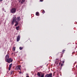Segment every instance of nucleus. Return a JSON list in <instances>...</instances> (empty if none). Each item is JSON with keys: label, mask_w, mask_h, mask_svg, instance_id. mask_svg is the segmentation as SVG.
I'll use <instances>...</instances> for the list:
<instances>
[{"label": "nucleus", "mask_w": 77, "mask_h": 77, "mask_svg": "<svg viewBox=\"0 0 77 77\" xmlns=\"http://www.w3.org/2000/svg\"><path fill=\"white\" fill-rule=\"evenodd\" d=\"M20 20H21V19L20 17H18L17 19L16 18V21H20Z\"/></svg>", "instance_id": "6"}, {"label": "nucleus", "mask_w": 77, "mask_h": 77, "mask_svg": "<svg viewBox=\"0 0 77 77\" xmlns=\"http://www.w3.org/2000/svg\"><path fill=\"white\" fill-rule=\"evenodd\" d=\"M13 20L12 21L11 24L13 25L15 23V21H16V17H14L13 18Z\"/></svg>", "instance_id": "2"}, {"label": "nucleus", "mask_w": 77, "mask_h": 77, "mask_svg": "<svg viewBox=\"0 0 77 77\" xmlns=\"http://www.w3.org/2000/svg\"><path fill=\"white\" fill-rule=\"evenodd\" d=\"M41 2H43V0H40Z\"/></svg>", "instance_id": "20"}, {"label": "nucleus", "mask_w": 77, "mask_h": 77, "mask_svg": "<svg viewBox=\"0 0 77 77\" xmlns=\"http://www.w3.org/2000/svg\"><path fill=\"white\" fill-rule=\"evenodd\" d=\"M16 24L15 25V26H17L18 24V22L17 21H16L15 22Z\"/></svg>", "instance_id": "10"}, {"label": "nucleus", "mask_w": 77, "mask_h": 77, "mask_svg": "<svg viewBox=\"0 0 77 77\" xmlns=\"http://www.w3.org/2000/svg\"><path fill=\"white\" fill-rule=\"evenodd\" d=\"M16 28L17 30H18L19 29V26L16 27Z\"/></svg>", "instance_id": "13"}, {"label": "nucleus", "mask_w": 77, "mask_h": 77, "mask_svg": "<svg viewBox=\"0 0 77 77\" xmlns=\"http://www.w3.org/2000/svg\"><path fill=\"white\" fill-rule=\"evenodd\" d=\"M45 77H52V73H51L49 74H47L45 75Z\"/></svg>", "instance_id": "5"}, {"label": "nucleus", "mask_w": 77, "mask_h": 77, "mask_svg": "<svg viewBox=\"0 0 77 77\" xmlns=\"http://www.w3.org/2000/svg\"><path fill=\"white\" fill-rule=\"evenodd\" d=\"M42 13H43V14H44V13H45V11H43L42 12Z\"/></svg>", "instance_id": "16"}, {"label": "nucleus", "mask_w": 77, "mask_h": 77, "mask_svg": "<svg viewBox=\"0 0 77 77\" xmlns=\"http://www.w3.org/2000/svg\"><path fill=\"white\" fill-rule=\"evenodd\" d=\"M9 55H7L5 57V60L6 62H8V63H10V62H12V60H11V58H9Z\"/></svg>", "instance_id": "1"}, {"label": "nucleus", "mask_w": 77, "mask_h": 77, "mask_svg": "<svg viewBox=\"0 0 77 77\" xmlns=\"http://www.w3.org/2000/svg\"><path fill=\"white\" fill-rule=\"evenodd\" d=\"M59 64H60V63H59Z\"/></svg>", "instance_id": "24"}, {"label": "nucleus", "mask_w": 77, "mask_h": 77, "mask_svg": "<svg viewBox=\"0 0 77 77\" xmlns=\"http://www.w3.org/2000/svg\"><path fill=\"white\" fill-rule=\"evenodd\" d=\"M20 39V35H18L17 38V41L18 42V41H19Z\"/></svg>", "instance_id": "8"}, {"label": "nucleus", "mask_w": 77, "mask_h": 77, "mask_svg": "<svg viewBox=\"0 0 77 77\" xmlns=\"http://www.w3.org/2000/svg\"><path fill=\"white\" fill-rule=\"evenodd\" d=\"M22 73L21 72H20L19 74H21Z\"/></svg>", "instance_id": "19"}, {"label": "nucleus", "mask_w": 77, "mask_h": 77, "mask_svg": "<svg viewBox=\"0 0 77 77\" xmlns=\"http://www.w3.org/2000/svg\"><path fill=\"white\" fill-rule=\"evenodd\" d=\"M21 67V66H18L16 67V69H18L20 68Z\"/></svg>", "instance_id": "9"}, {"label": "nucleus", "mask_w": 77, "mask_h": 77, "mask_svg": "<svg viewBox=\"0 0 77 77\" xmlns=\"http://www.w3.org/2000/svg\"><path fill=\"white\" fill-rule=\"evenodd\" d=\"M24 2H25V0H22L21 2V3H22V4H23V3Z\"/></svg>", "instance_id": "12"}, {"label": "nucleus", "mask_w": 77, "mask_h": 77, "mask_svg": "<svg viewBox=\"0 0 77 77\" xmlns=\"http://www.w3.org/2000/svg\"><path fill=\"white\" fill-rule=\"evenodd\" d=\"M26 77H29V76H27Z\"/></svg>", "instance_id": "23"}, {"label": "nucleus", "mask_w": 77, "mask_h": 77, "mask_svg": "<svg viewBox=\"0 0 77 77\" xmlns=\"http://www.w3.org/2000/svg\"><path fill=\"white\" fill-rule=\"evenodd\" d=\"M16 8H12V9L11 10V13H14L16 12Z\"/></svg>", "instance_id": "3"}, {"label": "nucleus", "mask_w": 77, "mask_h": 77, "mask_svg": "<svg viewBox=\"0 0 77 77\" xmlns=\"http://www.w3.org/2000/svg\"><path fill=\"white\" fill-rule=\"evenodd\" d=\"M36 15H37V16H39V12H37L36 13Z\"/></svg>", "instance_id": "11"}, {"label": "nucleus", "mask_w": 77, "mask_h": 77, "mask_svg": "<svg viewBox=\"0 0 77 77\" xmlns=\"http://www.w3.org/2000/svg\"><path fill=\"white\" fill-rule=\"evenodd\" d=\"M19 69V70H21V68H20V67L19 68V69Z\"/></svg>", "instance_id": "18"}, {"label": "nucleus", "mask_w": 77, "mask_h": 77, "mask_svg": "<svg viewBox=\"0 0 77 77\" xmlns=\"http://www.w3.org/2000/svg\"><path fill=\"white\" fill-rule=\"evenodd\" d=\"M12 64H11L9 65V68H8V71H10L11 67H12Z\"/></svg>", "instance_id": "7"}, {"label": "nucleus", "mask_w": 77, "mask_h": 77, "mask_svg": "<svg viewBox=\"0 0 77 77\" xmlns=\"http://www.w3.org/2000/svg\"><path fill=\"white\" fill-rule=\"evenodd\" d=\"M37 75L39 77H44V73H42L41 75H40V73L38 72L37 73Z\"/></svg>", "instance_id": "4"}, {"label": "nucleus", "mask_w": 77, "mask_h": 77, "mask_svg": "<svg viewBox=\"0 0 77 77\" xmlns=\"http://www.w3.org/2000/svg\"><path fill=\"white\" fill-rule=\"evenodd\" d=\"M19 49L20 50H21L23 49V47H20L19 48Z\"/></svg>", "instance_id": "14"}, {"label": "nucleus", "mask_w": 77, "mask_h": 77, "mask_svg": "<svg viewBox=\"0 0 77 77\" xmlns=\"http://www.w3.org/2000/svg\"><path fill=\"white\" fill-rule=\"evenodd\" d=\"M3 0H0V2H2Z\"/></svg>", "instance_id": "21"}, {"label": "nucleus", "mask_w": 77, "mask_h": 77, "mask_svg": "<svg viewBox=\"0 0 77 77\" xmlns=\"http://www.w3.org/2000/svg\"><path fill=\"white\" fill-rule=\"evenodd\" d=\"M13 51H15V47H14L13 48Z\"/></svg>", "instance_id": "15"}, {"label": "nucleus", "mask_w": 77, "mask_h": 77, "mask_svg": "<svg viewBox=\"0 0 77 77\" xmlns=\"http://www.w3.org/2000/svg\"><path fill=\"white\" fill-rule=\"evenodd\" d=\"M62 65H63V64H61V66H62Z\"/></svg>", "instance_id": "22"}, {"label": "nucleus", "mask_w": 77, "mask_h": 77, "mask_svg": "<svg viewBox=\"0 0 77 77\" xmlns=\"http://www.w3.org/2000/svg\"><path fill=\"white\" fill-rule=\"evenodd\" d=\"M65 51V50H63V53H64V51Z\"/></svg>", "instance_id": "17"}]
</instances>
